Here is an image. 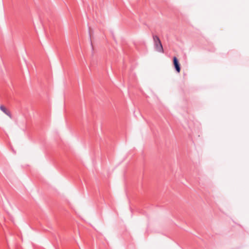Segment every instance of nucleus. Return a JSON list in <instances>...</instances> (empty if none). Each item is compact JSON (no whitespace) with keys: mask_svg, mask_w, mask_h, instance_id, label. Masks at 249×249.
<instances>
[{"mask_svg":"<svg viewBox=\"0 0 249 249\" xmlns=\"http://www.w3.org/2000/svg\"><path fill=\"white\" fill-rule=\"evenodd\" d=\"M173 63L177 71L179 72L180 71V65L176 57L173 58Z\"/></svg>","mask_w":249,"mask_h":249,"instance_id":"nucleus-3","label":"nucleus"},{"mask_svg":"<svg viewBox=\"0 0 249 249\" xmlns=\"http://www.w3.org/2000/svg\"><path fill=\"white\" fill-rule=\"evenodd\" d=\"M153 40L155 50L158 52L163 53V48L160 38L157 36L154 35Z\"/></svg>","mask_w":249,"mask_h":249,"instance_id":"nucleus-1","label":"nucleus"},{"mask_svg":"<svg viewBox=\"0 0 249 249\" xmlns=\"http://www.w3.org/2000/svg\"><path fill=\"white\" fill-rule=\"evenodd\" d=\"M0 109L10 119L12 118V114L9 110H8L4 106L0 105Z\"/></svg>","mask_w":249,"mask_h":249,"instance_id":"nucleus-2","label":"nucleus"}]
</instances>
